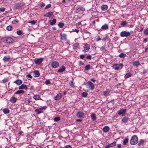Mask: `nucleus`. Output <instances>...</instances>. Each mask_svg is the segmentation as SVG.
I'll use <instances>...</instances> for the list:
<instances>
[{
    "label": "nucleus",
    "instance_id": "1",
    "mask_svg": "<svg viewBox=\"0 0 148 148\" xmlns=\"http://www.w3.org/2000/svg\"><path fill=\"white\" fill-rule=\"evenodd\" d=\"M138 142L137 136L135 135H134L131 137L130 140V144L132 145H134L136 144Z\"/></svg>",
    "mask_w": 148,
    "mask_h": 148
},
{
    "label": "nucleus",
    "instance_id": "2",
    "mask_svg": "<svg viewBox=\"0 0 148 148\" xmlns=\"http://www.w3.org/2000/svg\"><path fill=\"white\" fill-rule=\"evenodd\" d=\"M1 40L3 42L7 43H12L14 41L13 38L9 37L3 38L1 39Z\"/></svg>",
    "mask_w": 148,
    "mask_h": 148
},
{
    "label": "nucleus",
    "instance_id": "3",
    "mask_svg": "<svg viewBox=\"0 0 148 148\" xmlns=\"http://www.w3.org/2000/svg\"><path fill=\"white\" fill-rule=\"evenodd\" d=\"M86 85L87 88L91 90H93L95 87L94 84L90 81L87 82Z\"/></svg>",
    "mask_w": 148,
    "mask_h": 148
},
{
    "label": "nucleus",
    "instance_id": "4",
    "mask_svg": "<svg viewBox=\"0 0 148 148\" xmlns=\"http://www.w3.org/2000/svg\"><path fill=\"white\" fill-rule=\"evenodd\" d=\"M130 33L129 32L126 31H123L120 33V36L122 37H128L130 35Z\"/></svg>",
    "mask_w": 148,
    "mask_h": 148
},
{
    "label": "nucleus",
    "instance_id": "5",
    "mask_svg": "<svg viewBox=\"0 0 148 148\" xmlns=\"http://www.w3.org/2000/svg\"><path fill=\"white\" fill-rule=\"evenodd\" d=\"M47 108V106H44L38 109H36L35 110V112L38 114H39L42 112L43 110H45Z\"/></svg>",
    "mask_w": 148,
    "mask_h": 148
},
{
    "label": "nucleus",
    "instance_id": "6",
    "mask_svg": "<svg viewBox=\"0 0 148 148\" xmlns=\"http://www.w3.org/2000/svg\"><path fill=\"white\" fill-rule=\"evenodd\" d=\"M84 46L83 47L84 50L83 51L85 52L88 51L90 49V45L87 43H84L83 44Z\"/></svg>",
    "mask_w": 148,
    "mask_h": 148
},
{
    "label": "nucleus",
    "instance_id": "7",
    "mask_svg": "<svg viewBox=\"0 0 148 148\" xmlns=\"http://www.w3.org/2000/svg\"><path fill=\"white\" fill-rule=\"evenodd\" d=\"M126 109L122 108L118 112V114L120 115H122V116H124L126 114Z\"/></svg>",
    "mask_w": 148,
    "mask_h": 148
},
{
    "label": "nucleus",
    "instance_id": "8",
    "mask_svg": "<svg viewBox=\"0 0 148 148\" xmlns=\"http://www.w3.org/2000/svg\"><path fill=\"white\" fill-rule=\"evenodd\" d=\"M43 60V58H40L34 59V63L37 64L39 65L42 62Z\"/></svg>",
    "mask_w": 148,
    "mask_h": 148
},
{
    "label": "nucleus",
    "instance_id": "9",
    "mask_svg": "<svg viewBox=\"0 0 148 148\" xmlns=\"http://www.w3.org/2000/svg\"><path fill=\"white\" fill-rule=\"evenodd\" d=\"M51 65L52 67L54 68H56L59 66V63L57 62L54 61L51 63Z\"/></svg>",
    "mask_w": 148,
    "mask_h": 148
},
{
    "label": "nucleus",
    "instance_id": "10",
    "mask_svg": "<svg viewBox=\"0 0 148 148\" xmlns=\"http://www.w3.org/2000/svg\"><path fill=\"white\" fill-rule=\"evenodd\" d=\"M130 120L129 118L126 116H125L122 118L121 119V121L123 123H127Z\"/></svg>",
    "mask_w": 148,
    "mask_h": 148
},
{
    "label": "nucleus",
    "instance_id": "11",
    "mask_svg": "<svg viewBox=\"0 0 148 148\" xmlns=\"http://www.w3.org/2000/svg\"><path fill=\"white\" fill-rule=\"evenodd\" d=\"M10 59V56L9 55H7L4 56L3 58V60L5 62H9Z\"/></svg>",
    "mask_w": 148,
    "mask_h": 148
},
{
    "label": "nucleus",
    "instance_id": "12",
    "mask_svg": "<svg viewBox=\"0 0 148 148\" xmlns=\"http://www.w3.org/2000/svg\"><path fill=\"white\" fill-rule=\"evenodd\" d=\"M84 115V113L81 111L78 112L76 114V116L78 118H81Z\"/></svg>",
    "mask_w": 148,
    "mask_h": 148
},
{
    "label": "nucleus",
    "instance_id": "13",
    "mask_svg": "<svg viewBox=\"0 0 148 148\" xmlns=\"http://www.w3.org/2000/svg\"><path fill=\"white\" fill-rule=\"evenodd\" d=\"M133 65L134 66L136 67H138L140 65V62L138 60L134 62L133 63Z\"/></svg>",
    "mask_w": 148,
    "mask_h": 148
},
{
    "label": "nucleus",
    "instance_id": "14",
    "mask_svg": "<svg viewBox=\"0 0 148 148\" xmlns=\"http://www.w3.org/2000/svg\"><path fill=\"white\" fill-rule=\"evenodd\" d=\"M18 89L19 90L25 89L27 90V88L26 85L23 84L19 87Z\"/></svg>",
    "mask_w": 148,
    "mask_h": 148
},
{
    "label": "nucleus",
    "instance_id": "15",
    "mask_svg": "<svg viewBox=\"0 0 148 148\" xmlns=\"http://www.w3.org/2000/svg\"><path fill=\"white\" fill-rule=\"evenodd\" d=\"M66 68L64 66H62L61 68L58 70V72H63L65 71Z\"/></svg>",
    "mask_w": 148,
    "mask_h": 148
},
{
    "label": "nucleus",
    "instance_id": "16",
    "mask_svg": "<svg viewBox=\"0 0 148 148\" xmlns=\"http://www.w3.org/2000/svg\"><path fill=\"white\" fill-rule=\"evenodd\" d=\"M17 99L14 97H12L10 99V101L12 103H15L17 101Z\"/></svg>",
    "mask_w": 148,
    "mask_h": 148
},
{
    "label": "nucleus",
    "instance_id": "17",
    "mask_svg": "<svg viewBox=\"0 0 148 148\" xmlns=\"http://www.w3.org/2000/svg\"><path fill=\"white\" fill-rule=\"evenodd\" d=\"M62 95L61 94L59 93L55 97V99L56 100H58L62 97Z\"/></svg>",
    "mask_w": 148,
    "mask_h": 148
},
{
    "label": "nucleus",
    "instance_id": "18",
    "mask_svg": "<svg viewBox=\"0 0 148 148\" xmlns=\"http://www.w3.org/2000/svg\"><path fill=\"white\" fill-rule=\"evenodd\" d=\"M53 14V12H52L50 11L47 13L44 16L46 17L49 18Z\"/></svg>",
    "mask_w": 148,
    "mask_h": 148
},
{
    "label": "nucleus",
    "instance_id": "19",
    "mask_svg": "<svg viewBox=\"0 0 148 148\" xmlns=\"http://www.w3.org/2000/svg\"><path fill=\"white\" fill-rule=\"evenodd\" d=\"M23 81L21 80H17L14 82V83L18 85H20L22 83Z\"/></svg>",
    "mask_w": 148,
    "mask_h": 148
},
{
    "label": "nucleus",
    "instance_id": "20",
    "mask_svg": "<svg viewBox=\"0 0 148 148\" xmlns=\"http://www.w3.org/2000/svg\"><path fill=\"white\" fill-rule=\"evenodd\" d=\"M108 25L107 24H105L101 27V28L103 30H105L108 29Z\"/></svg>",
    "mask_w": 148,
    "mask_h": 148
},
{
    "label": "nucleus",
    "instance_id": "21",
    "mask_svg": "<svg viewBox=\"0 0 148 148\" xmlns=\"http://www.w3.org/2000/svg\"><path fill=\"white\" fill-rule=\"evenodd\" d=\"M103 130L104 132L106 133L109 131V128L108 126H105L103 127Z\"/></svg>",
    "mask_w": 148,
    "mask_h": 148
},
{
    "label": "nucleus",
    "instance_id": "22",
    "mask_svg": "<svg viewBox=\"0 0 148 148\" xmlns=\"http://www.w3.org/2000/svg\"><path fill=\"white\" fill-rule=\"evenodd\" d=\"M108 8V6L106 5H103L101 6V9L102 10L104 11Z\"/></svg>",
    "mask_w": 148,
    "mask_h": 148
},
{
    "label": "nucleus",
    "instance_id": "23",
    "mask_svg": "<svg viewBox=\"0 0 148 148\" xmlns=\"http://www.w3.org/2000/svg\"><path fill=\"white\" fill-rule=\"evenodd\" d=\"M34 76L35 77H38L40 75V73L38 71H35L33 72Z\"/></svg>",
    "mask_w": 148,
    "mask_h": 148
},
{
    "label": "nucleus",
    "instance_id": "24",
    "mask_svg": "<svg viewBox=\"0 0 148 148\" xmlns=\"http://www.w3.org/2000/svg\"><path fill=\"white\" fill-rule=\"evenodd\" d=\"M33 98L36 100H42V99L40 98V96L39 95H34Z\"/></svg>",
    "mask_w": 148,
    "mask_h": 148
},
{
    "label": "nucleus",
    "instance_id": "25",
    "mask_svg": "<svg viewBox=\"0 0 148 148\" xmlns=\"http://www.w3.org/2000/svg\"><path fill=\"white\" fill-rule=\"evenodd\" d=\"M91 117L93 121H95L96 119V116L95 114L92 113L91 115Z\"/></svg>",
    "mask_w": 148,
    "mask_h": 148
},
{
    "label": "nucleus",
    "instance_id": "26",
    "mask_svg": "<svg viewBox=\"0 0 148 148\" xmlns=\"http://www.w3.org/2000/svg\"><path fill=\"white\" fill-rule=\"evenodd\" d=\"M24 92V91L23 90H17L16 92L14 93L15 94H19L22 93H23Z\"/></svg>",
    "mask_w": 148,
    "mask_h": 148
},
{
    "label": "nucleus",
    "instance_id": "27",
    "mask_svg": "<svg viewBox=\"0 0 148 148\" xmlns=\"http://www.w3.org/2000/svg\"><path fill=\"white\" fill-rule=\"evenodd\" d=\"M3 112L4 114H7L9 113L10 111L8 109L5 108L3 109Z\"/></svg>",
    "mask_w": 148,
    "mask_h": 148
},
{
    "label": "nucleus",
    "instance_id": "28",
    "mask_svg": "<svg viewBox=\"0 0 148 148\" xmlns=\"http://www.w3.org/2000/svg\"><path fill=\"white\" fill-rule=\"evenodd\" d=\"M50 24L51 25H54L56 22V19H54L51 21H50Z\"/></svg>",
    "mask_w": 148,
    "mask_h": 148
},
{
    "label": "nucleus",
    "instance_id": "29",
    "mask_svg": "<svg viewBox=\"0 0 148 148\" xmlns=\"http://www.w3.org/2000/svg\"><path fill=\"white\" fill-rule=\"evenodd\" d=\"M116 144V142L115 141H114L113 142L109 144L108 145L110 147H113L115 146Z\"/></svg>",
    "mask_w": 148,
    "mask_h": 148
},
{
    "label": "nucleus",
    "instance_id": "30",
    "mask_svg": "<svg viewBox=\"0 0 148 148\" xmlns=\"http://www.w3.org/2000/svg\"><path fill=\"white\" fill-rule=\"evenodd\" d=\"M61 39L64 40H66V34H63L61 36Z\"/></svg>",
    "mask_w": 148,
    "mask_h": 148
},
{
    "label": "nucleus",
    "instance_id": "31",
    "mask_svg": "<svg viewBox=\"0 0 148 148\" xmlns=\"http://www.w3.org/2000/svg\"><path fill=\"white\" fill-rule=\"evenodd\" d=\"M78 45L79 44L77 43H75L73 44V49H76L77 48Z\"/></svg>",
    "mask_w": 148,
    "mask_h": 148
},
{
    "label": "nucleus",
    "instance_id": "32",
    "mask_svg": "<svg viewBox=\"0 0 148 148\" xmlns=\"http://www.w3.org/2000/svg\"><path fill=\"white\" fill-rule=\"evenodd\" d=\"M132 76V74L130 73H127L125 76V78H127Z\"/></svg>",
    "mask_w": 148,
    "mask_h": 148
},
{
    "label": "nucleus",
    "instance_id": "33",
    "mask_svg": "<svg viewBox=\"0 0 148 148\" xmlns=\"http://www.w3.org/2000/svg\"><path fill=\"white\" fill-rule=\"evenodd\" d=\"M110 93V91L108 90L104 91L103 92V95L104 96H106L109 95Z\"/></svg>",
    "mask_w": 148,
    "mask_h": 148
},
{
    "label": "nucleus",
    "instance_id": "34",
    "mask_svg": "<svg viewBox=\"0 0 148 148\" xmlns=\"http://www.w3.org/2000/svg\"><path fill=\"white\" fill-rule=\"evenodd\" d=\"M129 139L127 138H125L123 141V143L124 145H126L128 143Z\"/></svg>",
    "mask_w": 148,
    "mask_h": 148
},
{
    "label": "nucleus",
    "instance_id": "35",
    "mask_svg": "<svg viewBox=\"0 0 148 148\" xmlns=\"http://www.w3.org/2000/svg\"><path fill=\"white\" fill-rule=\"evenodd\" d=\"M58 25L59 26L60 28H62L64 27V24L63 23L60 22L58 24Z\"/></svg>",
    "mask_w": 148,
    "mask_h": 148
},
{
    "label": "nucleus",
    "instance_id": "36",
    "mask_svg": "<svg viewBox=\"0 0 148 148\" xmlns=\"http://www.w3.org/2000/svg\"><path fill=\"white\" fill-rule=\"evenodd\" d=\"M126 56V55L125 53H121L119 56V57L121 58L125 57Z\"/></svg>",
    "mask_w": 148,
    "mask_h": 148
},
{
    "label": "nucleus",
    "instance_id": "37",
    "mask_svg": "<svg viewBox=\"0 0 148 148\" xmlns=\"http://www.w3.org/2000/svg\"><path fill=\"white\" fill-rule=\"evenodd\" d=\"M144 142V141L142 140L141 139L139 141L138 143V145L139 146H140L141 145H142Z\"/></svg>",
    "mask_w": 148,
    "mask_h": 148
},
{
    "label": "nucleus",
    "instance_id": "38",
    "mask_svg": "<svg viewBox=\"0 0 148 148\" xmlns=\"http://www.w3.org/2000/svg\"><path fill=\"white\" fill-rule=\"evenodd\" d=\"M12 26L9 25L8 26L6 27V29L9 31H10L12 30Z\"/></svg>",
    "mask_w": 148,
    "mask_h": 148
},
{
    "label": "nucleus",
    "instance_id": "39",
    "mask_svg": "<svg viewBox=\"0 0 148 148\" xmlns=\"http://www.w3.org/2000/svg\"><path fill=\"white\" fill-rule=\"evenodd\" d=\"M87 95L88 93L86 92H83L82 94V96L83 97H86L87 96Z\"/></svg>",
    "mask_w": 148,
    "mask_h": 148
},
{
    "label": "nucleus",
    "instance_id": "40",
    "mask_svg": "<svg viewBox=\"0 0 148 148\" xmlns=\"http://www.w3.org/2000/svg\"><path fill=\"white\" fill-rule=\"evenodd\" d=\"M127 23L125 21H122L121 23V25L123 26H125V25H127Z\"/></svg>",
    "mask_w": 148,
    "mask_h": 148
},
{
    "label": "nucleus",
    "instance_id": "41",
    "mask_svg": "<svg viewBox=\"0 0 148 148\" xmlns=\"http://www.w3.org/2000/svg\"><path fill=\"white\" fill-rule=\"evenodd\" d=\"M85 68L86 70L88 71L90 69V64H88L86 65Z\"/></svg>",
    "mask_w": 148,
    "mask_h": 148
},
{
    "label": "nucleus",
    "instance_id": "42",
    "mask_svg": "<svg viewBox=\"0 0 148 148\" xmlns=\"http://www.w3.org/2000/svg\"><path fill=\"white\" fill-rule=\"evenodd\" d=\"M79 30L77 29H72V30L71 31V32H75L77 33H78L79 32Z\"/></svg>",
    "mask_w": 148,
    "mask_h": 148
},
{
    "label": "nucleus",
    "instance_id": "43",
    "mask_svg": "<svg viewBox=\"0 0 148 148\" xmlns=\"http://www.w3.org/2000/svg\"><path fill=\"white\" fill-rule=\"evenodd\" d=\"M45 82L46 84L47 85L51 84V82H50V80L49 79L47 80Z\"/></svg>",
    "mask_w": 148,
    "mask_h": 148
},
{
    "label": "nucleus",
    "instance_id": "44",
    "mask_svg": "<svg viewBox=\"0 0 148 148\" xmlns=\"http://www.w3.org/2000/svg\"><path fill=\"white\" fill-rule=\"evenodd\" d=\"M29 23H31L32 24L34 25L36 23V21H30L28 22Z\"/></svg>",
    "mask_w": 148,
    "mask_h": 148
},
{
    "label": "nucleus",
    "instance_id": "45",
    "mask_svg": "<svg viewBox=\"0 0 148 148\" xmlns=\"http://www.w3.org/2000/svg\"><path fill=\"white\" fill-rule=\"evenodd\" d=\"M22 33V32L21 30H18L16 32L17 34L19 35H21Z\"/></svg>",
    "mask_w": 148,
    "mask_h": 148
},
{
    "label": "nucleus",
    "instance_id": "46",
    "mask_svg": "<svg viewBox=\"0 0 148 148\" xmlns=\"http://www.w3.org/2000/svg\"><path fill=\"white\" fill-rule=\"evenodd\" d=\"M60 120L59 117H56L54 118V120L55 121H58Z\"/></svg>",
    "mask_w": 148,
    "mask_h": 148
},
{
    "label": "nucleus",
    "instance_id": "47",
    "mask_svg": "<svg viewBox=\"0 0 148 148\" xmlns=\"http://www.w3.org/2000/svg\"><path fill=\"white\" fill-rule=\"evenodd\" d=\"M144 33L145 35H148V29H145L144 31Z\"/></svg>",
    "mask_w": 148,
    "mask_h": 148
},
{
    "label": "nucleus",
    "instance_id": "48",
    "mask_svg": "<svg viewBox=\"0 0 148 148\" xmlns=\"http://www.w3.org/2000/svg\"><path fill=\"white\" fill-rule=\"evenodd\" d=\"M78 8L80 9V10L82 11H83L85 10V9L83 7H80Z\"/></svg>",
    "mask_w": 148,
    "mask_h": 148
},
{
    "label": "nucleus",
    "instance_id": "49",
    "mask_svg": "<svg viewBox=\"0 0 148 148\" xmlns=\"http://www.w3.org/2000/svg\"><path fill=\"white\" fill-rule=\"evenodd\" d=\"M5 8L4 7H1L0 8V12H3L5 11Z\"/></svg>",
    "mask_w": 148,
    "mask_h": 148
},
{
    "label": "nucleus",
    "instance_id": "50",
    "mask_svg": "<svg viewBox=\"0 0 148 148\" xmlns=\"http://www.w3.org/2000/svg\"><path fill=\"white\" fill-rule=\"evenodd\" d=\"M18 22V21L17 19L14 20L12 21V23L14 24H15Z\"/></svg>",
    "mask_w": 148,
    "mask_h": 148
},
{
    "label": "nucleus",
    "instance_id": "51",
    "mask_svg": "<svg viewBox=\"0 0 148 148\" xmlns=\"http://www.w3.org/2000/svg\"><path fill=\"white\" fill-rule=\"evenodd\" d=\"M70 85L72 87H73L74 86V84L73 83V82L71 81L70 82Z\"/></svg>",
    "mask_w": 148,
    "mask_h": 148
},
{
    "label": "nucleus",
    "instance_id": "52",
    "mask_svg": "<svg viewBox=\"0 0 148 148\" xmlns=\"http://www.w3.org/2000/svg\"><path fill=\"white\" fill-rule=\"evenodd\" d=\"M51 6V5L50 4H49L47 5L45 7V8L47 9L50 8Z\"/></svg>",
    "mask_w": 148,
    "mask_h": 148
},
{
    "label": "nucleus",
    "instance_id": "53",
    "mask_svg": "<svg viewBox=\"0 0 148 148\" xmlns=\"http://www.w3.org/2000/svg\"><path fill=\"white\" fill-rule=\"evenodd\" d=\"M85 57V56L84 54L81 55L80 56V58L81 59H83Z\"/></svg>",
    "mask_w": 148,
    "mask_h": 148
},
{
    "label": "nucleus",
    "instance_id": "54",
    "mask_svg": "<svg viewBox=\"0 0 148 148\" xmlns=\"http://www.w3.org/2000/svg\"><path fill=\"white\" fill-rule=\"evenodd\" d=\"M64 148H72L71 146L70 145H68L65 146Z\"/></svg>",
    "mask_w": 148,
    "mask_h": 148
},
{
    "label": "nucleus",
    "instance_id": "55",
    "mask_svg": "<svg viewBox=\"0 0 148 148\" xmlns=\"http://www.w3.org/2000/svg\"><path fill=\"white\" fill-rule=\"evenodd\" d=\"M8 81V79H4L3 80V83H5Z\"/></svg>",
    "mask_w": 148,
    "mask_h": 148
},
{
    "label": "nucleus",
    "instance_id": "56",
    "mask_svg": "<svg viewBox=\"0 0 148 148\" xmlns=\"http://www.w3.org/2000/svg\"><path fill=\"white\" fill-rule=\"evenodd\" d=\"M86 58L88 60H90L91 58V56L90 55H88L86 57Z\"/></svg>",
    "mask_w": 148,
    "mask_h": 148
},
{
    "label": "nucleus",
    "instance_id": "57",
    "mask_svg": "<svg viewBox=\"0 0 148 148\" xmlns=\"http://www.w3.org/2000/svg\"><path fill=\"white\" fill-rule=\"evenodd\" d=\"M123 66V64L121 63L119 65V67H121L122 68Z\"/></svg>",
    "mask_w": 148,
    "mask_h": 148
},
{
    "label": "nucleus",
    "instance_id": "58",
    "mask_svg": "<svg viewBox=\"0 0 148 148\" xmlns=\"http://www.w3.org/2000/svg\"><path fill=\"white\" fill-rule=\"evenodd\" d=\"M26 76H27L28 77L30 78H32V77L31 75L30 74H28L26 75Z\"/></svg>",
    "mask_w": 148,
    "mask_h": 148
},
{
    "label": "nucleus",
    "instance_id": "59",
    "mask_svg": "<svg viewBox=\"0 0 148 148\" xmlns=\"http://www.w3.org/2000/svg\"><path fill=\"white\" fill-rule=\"evenodd\" d=\"M101 40V38H100L99 36H98L97 37V41H99Z\"/></svg>",
    "mask_w": 148,
    "mask_h": 148
},
{
    "label": "nucleus",
    "instance_id": "60",
    "mask_svg": "<svg viewBox=\"0 0 148 148\" xmlns=\"http://www.w3.org/2000/svg\"><path fill=\"white\" fill-rule=\"evenodd\" d=\"M90 80L92 81L93 82H95L96 80L94 78L90 79Z\"/></svg>",
    "mask_w": 148,
    "mask_h": 148
},
{
    "label": "nucleus",
    "instance_id": "61",
    "mask_svg": "<svg viewBox=\"0 0 148 148\" xmlns=\"http://www.w3.org/2000/svg\"><path fill=\"white\" fill-rule=\"evenodd\" d=\"M45 5V4L44 3H42L40 4V6L41 7H44Z\"/></svg>",
    "mask_w": 148,
    "mask_h": 148
},
{
    "label": "nucleus",
    "instance_id": "62",
    "mask_svg": "<svg viewBox=\"0 0 148 148\" xmlns=\"http://www.w3.org/2000/svg\"><path fill=\"white\" fill-rule=\"evenodd\" d=\"M114 69L116 70H118L119 69V66L118 67H115L114 68Z\"/></svg>",
    "mask_w": 148,
    "mask_h": 148
},
{
    "label": "nucleus",
    "instance_id": "63",
    "mask_svg": "<svg viewBox=\"0 0 148 148\" xmlns=\"http://www.w3.org/2000/svg\"><path fill=\"white\" fill-rule=\"evenodd\" d=\"M140 32H142L143 31V27H140Z\"/></svg>",
    "mask_w": 148,
    "mask_h": 148
},
{
    "label": "nucleus",
    "instance_id": "64",
    "mask_svg": "<svg viewBox=\"0 0 148 148\" xmlns=\"http://www.w3.org/2000/svg\"><path fill=\"white\" fill-rule=\"evenodd\" d=\"M118 148H121V144H118L117 145Z\"/></svg>",
    "mask_w": 148,
    "mask_h": 148
}]
</instances>
